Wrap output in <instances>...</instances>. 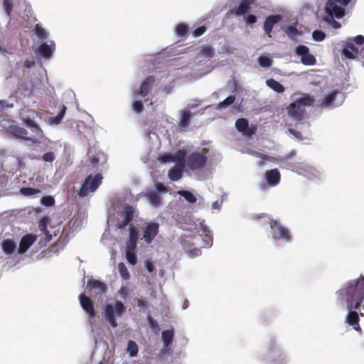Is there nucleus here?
I'll return each mask as SVG.
<instances>
[{
	"label": "nucleus",
	"instance_id": "59",
	"mask_svg": "<svg viewBox=\"0 0 364 364\" xmlns=\"http://www.w3.org/2000/svg\"><path fill=\"white\" fill-rule=\"evenodd\" d=\"M159 160L164 163L173 161L172 154H165L159 157Z\"/></svg>",
	"mask_w": 364,
	"mask_h": 364
},
{
	"label": "nucleus",
	"instance_id": "8",
	"mask_svg": "<svg viewBox=\"0 0 364 364\" xmlns=\"http://www.w3.org/2000/svg\"><path fill=\"white\" fill-rule=\"evenodd\" d=\"M268 358L274 364H281L285 360V355L277 346L274 341L267 343Z\"/></svg>",
	"mask_w": 364,
	"mask_h": 364
},
{
	"label": "nucleus",
	"instance_id": "63",
	"mask_svg": "<svg viewBox=\"0 0 364 364\" xmlns=\"http://www.w3.org/2000/svg\"><path fill=\"white\" fill-rule=\"evenodd\" d=\"M34 64H35V62L33 60L27 59L23 62V66L26 68H30L33 67L34 65Z\"/></svg>",
	"mask_w": 364,
	"mask_h": 364
},
{
	"label": "nucleus",
	"instance_id": "55",
	"mask_svg": "<svg viewBox=\"0 0 364 364\" xmlns=\"http://www.w3.org/2000/svg\"><path fill=\"white\" fill-rule=\"evenodd\" d=\"M41 205H54L55 200L53 196H43L41 198Z\"/></svg>",
	"mask_w": 364,
	"mask_h": 364
},
{
	"label": "nucleus",
	"instance_id": "5",
	"mask_svg": "<svg viewBox=\"0 0 364 364\" xmlns=\"http://www.w3.org/2000/svg\"><path fill=\"white\" fill-rule=\"evenodd\" d=\"M126 311V306L120 301H117L114 304H107L104 308V316L108 323L113 327L117 326V318H120Z\"/></svg>",
	"mask_w": 364,
	"mask_h": 364
},
{
	"label": "nucleus",
	"instance_id": "51",
	"mask_svg": "<svg viewBox=\"0 0 364 364\" xmlns=\"http://www.w3.org/2000/svg\"><path fill=\"white\" fill-rule=\"evenodd\" d=\"M258 63L259 65L262 68H268L272 65V60L266 56H260L258 58Z\"/></svg>",
	"mask_w": 364,
	"mask_h": 364
},
{
	"label": "nucleus",
	"instance_id": "42",
	"mask_svg": "<svg viewBox=\"0 0 364 364\" xmlns=\"http://www.w3.org/2000/svg\"><path fill=\"white\" fill-rule=\"evenodd\" d=\"M309 53V48L304 45H299L295 48V54L300 56L301 58H303V56H305Z\"/></svg>",
	"mask_w": 364,
	"mask_h": 364
},
{
	"label": "nucleus",
	"instance_id": "40",
	"mask_svg": "<svg viewBox=\"0 0 364 364\" xmlns=\"http://www.w3.org/2000/svg\"><path fill=\"white\" fill-rule=\"evenodd\" d=\"M301 63L304 65H314L316 63V58L309 53L303 58H301Z\"/></svg>",
	"mask_w": 364,
	"mask_h": 364
},
{
	"label": "nucleus",
	"instance_id": "39",
	"mask_svg": "<svg viewBox=\"0 0 364 364\" xmlns=\"http://www.w3.org/2000/svg\"><path fill=\"white\" fill-rule=\"evenodd\" d=\"M118 270L120 276L124 280H128L130 278V274L126 265L123 262H119L118 264Z\"/></svg>",
	"mask_w": 364,
	"mask_h": 364
},
{
	"label": "nucleus",
	"instance_id": "47",
	"mask_svg": "<svg viewBox=\"0 0 364 364\" xmlns=\"http://www.w3.org/2000/svg\"><path fill=\"white\" fill-rule=\"evenodd\" d=\"M200 54L208 58H211L214 55V50L211 46H206L201 49Z\"/></svg>",
	"mask_w": 364,
	"mask_h": 364
},
{
	"label": "nucleus",
	"instance_id": "31",
	"mask_svg": "<svg viewBox=\"0 0 364 364\" xmlns=\"http://www.w3.org/2000/svg\"><path fill=\"white\" fill-rule=\"evenodd\" d=\"M267 85L273 90L282 93L284 91V87L275 80L270 78L266 80Z\"/></svg>",
	"mask_w": 364,
	"mask_h": 364
},
{
	"label": "nucleus",
	"instance_id": "21",
	"mask_svg": "<svg viewBox=\"0 0 364 364\" xmlns=\"http://www.w3.org/2000/svg\"><path fill=\"white\" fill-rule=\"evenodd\" d=\"M138 240V231L133 226L131 225L129 228V239L127 244L126 249H129L131 250H136Z\"/></svg>",
	"mask_w": 364,
	"mask_h": 364
},
{
	"label": "nucleus",
	"instance_id": "27",
	"mask_svg": "<svg viewBox=\"0 0 364 364\" xmlns=\"http://www.w3.org/2000/svg\"><path fill=\"white\" fill-rule=\"evenodd\" d=\"M1 247L6 255H11L16 250V245L14 240L6 239L2 241Z\"/></svg>",
	"mask_w": 364,
	"mask_h": 364
},
{
	"label": "nucleus",
	"instance_id": "2",
	"mask_svg": "<svg viewBox=\"0 0 364 364\" xmlns=\"http://www.w3.org/2000/svg\"><path fill=\"white\" fill-rule=\"evenodd\" d=\"M20 117L23 124L33 133L35 139H31L32 141L37 142L43 138V132L36 122L38 117L41 118L39 112L30 109H23L20 112Z\"/></svg>",
	"mask_w": 364,
	"mask_h": 364
},
{
	"label": "nucleus",
	"instance_id": "57",
	"mask_svg": "<svg viewBox=\"0 0 364 364\" xmlns=\"http://www.w3.org/2000/svg\"><path fill=\"white\" fill-rule=\"evenodd\" d=\"M149 325L153 330L158 331L159 329V324L156 320H154L150 314L147 316Z\"/></svg>",
	"mask_w": 364,
	"mask_h": 364
},
{
	"label": "nucleus",
	"instance_id": "30",
	"mask_svg": "<svg viewBox=\"0 0 364 364\" xmlns=\"http://www.w3.org/2000/svg\"><path fill=\"white\" fill-rule=\"evenodd\" d=\"M162 340L165 347H168L172 343L174 337V332L173 330H165L162 331Z\"/></svg>",
	"mask_w": 364,
	"mask_h": 364
},
{
	"label": "nucleus",
	"instance_id": "45",
	"mask_svg": "<svg viewBox=\"0 0 364 364\" xmlns=\"http://www.w3.org/2000/svg\"><path fill=\"white\" fill-rule=\"evenodd\" d=\"M49 222V219L48 217H43L39 223H38V228L41 231H42L45 235L48 233V230L47 229L48 223Z\"/></svg>",
	"mask_w": 364,
	"mask_h": 364
},
{
	"label": "nucleus",
	"instance_id": "29",
	"mask_svg": "<svg viewBox=\"0 0 364 364\" xmlns=\"http://www.w3.org/2000/svg\"><path fill=\"white\" fill-rule=\"evenodd\" d=\"M20 193L27 197H39L41 194V191L38 188H33L30 187L21 188Z\"/></svg>",
	"mask_w": 364,
	"mask_h": 364
},
{
	"label": "nucleus",
	"instance_id": "12",
	"mask_svg": "<svg viewBox=\"0 0 364 364\" xmlns=\"http://www.w3.org/2000/svg\"><path fill=\"white\" fill-rule=\"evenodd\" d=\"M79 300L82 309L89 315L90 318H94L96 315V312L91 299L84 294H81L79 296Z\"/></svg>",
	"mask_w": 364,
	"mask_h": 364
},
{
	"label": "nucleus",
	"instance_id": "56",
	"mask_svg": "<svg viewBox=\"0 0 364 364\" xmlns=\"http://www.w3.org/2000/svg\"><path fill=\"white\" fill-rule=\"evenodd\" d=\"M206 27L205 26H201L195 29L193 32V37H199L202 36L206 31Z\"/></svg>",
	"mask_w": 364,
	"mask_h": 364
},
{
	"label": "nucleus",
	"instance_id": "10",
	"mask_svg": "<svg viewBox=\"0 0 364 364\" xmlns=\"http://www.w3.org/2000/svg\"><path fill=\"white\" fill-rule=\"evenodd\" d=\"M159 232V224L155 222L149 223L142 229L143 238L146 244H151Z\"/></svg>",
	"mask_w": 364,
	"mask_h": 364
},
{
	"label": "nucleus",
	"instance_id": "11",
	"mask_svg": "<svg viewBox=\"0 0 364 364\" xmlns=\"http://www.w3.org/2000/svg\"><path fill=\"white\" fill-rule=\"evenodd\" d=\"M155 82V77L149 75L141 82L139 90L134 92V95H140L146 97L151 91L153 85Z\"/></svg>",
	"mask_w": 364,
	"mask_h": 364
},
{
	"label": "nucleus",
	"instance_id": "25",
	"mask_svg": "<svg viewBox=\"0 0 364 364\" xmlns=\"http://www.w3.org/2000/svg\"><path fill=\"white\" fill-rule=\"evenodd\" d=\"M186 166L176 165L168 171V178L172 181H178L183 176V171Z\"/></svg>",
	"mask_w": 364,
	"mask_h": 364
},
{
	"label": "nucleus",
	"instance_id": "22",
	"mask_svg": "<svg viewBox=\"0 0 364 364\" xmlns=\"http://www.w3.org/2000/svg\"><path fill=\"white\" fill-rule=\"evenodd\" d=\"M55 49V43L53 41L50 42V45H48L46 43H42L38 50V53L40 55L50 58L53 55V51Z\"/></svg>",
	"mask_w": 364,
	"mask_h": 364
},
{
	"label": "nucleus",
	"instance_id": "18",
	"mask_svg": "<svg viewBox=\"0 0 364 364\" xmlns=\"http://www.w3.org/2000/svg\"><path fill=\"white\" fill-rule=\"evenodd\" d=\"M89 161L90 164L95 167L100 164V161L105 159V154L103 152L97 151L95 148L90 147L87 152Z\"/></svg>",
	"mask_w": 364,
	"mask_h": 364
},
{
	"label": "nucleus",
	"instance_id": "24",
	"mask_svg": "<svg viewBox=\"0 0 364 364\" xmlns=\"http://www.w3.org/2000/svg\"><path fill=\"white\" fill-rule=\"evenodd\" d=\"M186 238H187V237L181 238V243L183 244V250L187 253H188V255L191 257H197V256L200 255L201 254V250L198 247H193L192 246L193 244H191V243L186 244Z\"/></svg>",
	"mask_w": 364,
	"mask_h": 364
},
{
	"label": "nucleus",
	"instance_id": "53",
	"mask_svg": "<svg viewBox=\"0 0 364 364\" xmlns=\"http://www.w3.org/2000/svg\"><path fill=\"white\" fill-rule=\"evenodd\" d=\"M326 35L324 32L321 30H315L312 33V38L316 41H322L324 40Z\"/></svg>",
	"mask_w": 364,
	"mask_h": 364
},
{
	"label": "nucleus",
	"instance_id": "17",
	"mask_svg": "<svg viewBox=\"0 0 364 364\" xmlns=\"http://www.w3.org/2000/svg\"><path fill=\"white\" fill-rule=\"evenodd\" d=\"M342 54L347 58H356L359 54V48L353 43L347 42L342 50Z\"/></svg>",
	"mask_w": 364,
	"mask_h": 364
},
{
	"label": "nucleus",
	"instance_id": "64",
	"mask_svg": "<svg viewBox=\"0 0 364 364\" xmlns=\"http://www.w3.org/2000/svg\"><path fill=\"white\" fill-rule=\"evenodd\" d=\"M136 304L140 308H144L147 306V303L146 301L141 299H136Z\"/></svg>",
	"mask_w": 364,
	"mask_h": 364
},
{
	"label": "nucleus",
	"instance_id": "46",
	"mask_svg": "<svg viewBox=\"0 0 364 364\" xmlns=\"http://www.w3.org/2000/svg\"><path fill=\"white\" fill-rule=\"evenodd\" d=\"M66 109L67 108L64 105H63L61 106V109H60L59 113L57 114V116L54 117L52 119V122L53 124H58L61 122V121L65 115Z\"/></svg>",
	"mask_w": 364,
	"mask_h": 364
},
{
	"label": "nucleus",
	"instance_id": "38",
	"mask_svg": "<svg viewBox=\"0 0 364 364\" xmlns=\"http://www.w3.org/2000/svg\"><path fill=\"white\" fill-rule=\"evenodd\" d=\"M34 33L38 36V38L44 40L48 37V34L44 28L39 23H37L34 28Z\"/></svg>",
	"mask_w": 364,
	"mask_h": 364
},
{
	"label": "nucleus",
	"instance_id": "62",
	"mask_svg": "<svg viewBox=\"0 0 364 364\" xmlns=\"http://www.w3.org/2000/svg\"><path fill=\"white\" fill-rule=\"evenodd\" d=\"M145 267L149 272H153L155 269L154 264L151 261L147 260L145 262Z\"/></svg>",
	"mask_w": 364,
	"mask_h": 364
},
{
	"label": "nucleus",
	"instance_id": "35",
	"mask_svg": "<svg viewBox=\"0 0 364 364\" xmlns=\"http://www.w3.org/2000/svg\"><path fill=\"white\" fill-rule=\"evenodd\" d=\"M145 196L152 205H159L160 203V196L154 191H148Z\"/></svg>",
	"mask_w": 364,
	"mask_h": 364
},
{
	"label": "nucleus",
	"instance_id": "34",
	"mask_svg": "<svg viewBox=\"0 0 364 364\" xmlns=\"http://www.w3.org/2000/svg\"><path fill=\"white\" fill-rule=\"evenodd\" d=\"M338 94L337 91H333L331 93L325 96L321 102V106L329 107L331 106L336 100V97Z\"/></svg>",
	"mask_w": 364,
	"mask_h": 364
},
{
	"label": "nucleus",
	"instance_id": "28",
	"mask_svg": "<svg viewBox=\"0 0 364 364\" xmlns=\"http://www.w3.org/2000/svg\"><path fill=\"white\" fill-rule=\"evenodd\" d=\"M12 131H13L14 134L18 138H21V139H23L26 140H31V139H35L33 136V134H32V136L31 137L27 136L28 132L23 127L14 126L12 127Z\"/></svg>",
	"mask_w": 364,
	"mask_h": 364
},
{
	"label": "nucleus",
	"instance_id": "48",
	"mask_svg": "<svg viewBox=\"0 0 364 364\" xmlns=\"http://www.w3.org/2000/svg\"><path fill=\"white\" fill-rule=\"evenodd\" d=\"M235 100V96L230 95L226 99H225L223 101L220 102L218 104V108H220V109L225 108L228 106L233 104Z\"/></svg>",
	"mask_w": 364,
	"mask_h": 364
},
{
	"label": "nucleus",
	"instance_id": "20",
	"mask_svg": "<svg viewBox=\"0 0 364 364\" xmlns=\"http://www.w3.org/2000/svg\"><path fill=\"white\" fill-rule=\"evenodd\" d=\"M348 313L346 317V322L352 326L355 331H360L359 325V316L354 309H348Z\"/></svg>",
	"mask_w": 364,
	"mask_h": 364
},
{
	"label": "nucleus",
	"instance_id": "14",
	"mask_svg": "<svg viewBox=\"0 0 364 364\" xmlns=\"http://www.w3.org/2000/svg\"><path fill=\"white\" fill-rule=\"evenodd\" d=\"M264 178L267 184L270 187L278 185L281 181V174L277 168L266 171Z\"/></svg>",
	"mask_w": 364,
	"mask_h": 364
},
{
	"label": "nucleus",
	"instance_id": "3",
	"mask_svg": "<svg viewBox=\"0 0 364 364\" xmlns=\"http://www.w3.org/2000/svg\"><path fill=\"white\" fill-rule=\"evenodd\" d=\"M314 100L309 96L300 97L287 107L288 114L294 121H301L305 112L304 107L312 105Z\"/></svg>",
	"mask_w": 364,
	"mask_h": 364
},
{
	"label": "nucleus",
	"instance_id": "15",
	"mask_svg": "<svg viewBox=\"0 0 364 364\" xmlns=\"http://www.w3.org/2000/svg\"><path fill=\"white\" fill-rule=\"evenodd\" d=\"M282 16L279 14L270 15L267 16L264 22L263 28L265 34L269 37H272V31L275 24L279 23L282 20Z\"/></svg>",
	"mask_w": 364,
	"mask_h": 364
},
{
	"label": "nucleus",
	"instance_id": "60",
	"mask_svg": "<svg viewBox=\"0 0 364 364\" xmlns=\"http://www.w3.org/2000/svg\"><path fill=\"white\" fill-rule=\"evenodd\" d=\"M245 21H246L247 24L252 25L257 22V18L256 16H255L253 14H250L246 17Z\"/></svg>",
	"mask_w": 364,
	"mask_h": 364
},
{
	"label": "nucleus",
	"instance_id": "44",
	"mask_svg": "<svg viewBox=\"0 0 364 364\" xmlns=\"http://www.w3.org/2000/svg\"><path fill=\"white\" fill-rule=\"evenodd\" d=\"M127 352L130 356L134 357L138 353V346L136 343L133 341H129L127 345Z\"/></svg>",
	"mask_w": 364,
	"mask_h": 364
},
{
	"label": "nucleus",
	"instance_id": "16",
	"mask_svg": "<svg viewBox=\"0 0 364 364\" xmlns=\"http://www.w3.org/2000/svg\"><path fill=\"white\" fill-rule=\"evenodd\" d=\"M235 127L238 132L244 133L247 136H252L255 133V129L249 128V123L247 119L240 118L235 122Z\"/></svg>",
	"mask_w": 364,
	"mask_h": 364
},
{
	"label": "nucleus",
	"instance_id": "61",
	"mask_svg": "<svg viewBox=\"0 0 364 364\" xmlns=\"http://www.w3.org/2000/svg\"><path fill=\"white\" fill-rule=\"evenodd\" d=\"M289 132L298 139L301 140L303 139V135L300 132H298L294 129H289Z\"/></svg>",
	"mask_w": 364,
	"mask_h": 364
},
{
	"label": "nucleus",
	"instance_id": "9",
	"mask_svg": "<svg viewBox=\"0 0 364 364\" xmlns=\"http://www.w3.org/2000/svg\"><path fill=\"white\" fill-rule=\"evenodd\" d=\"M325 11L331 18L335 17L338 19L345 14L344 9L336 0H327Z\"/></svg>",
	"mask_w": 364,
	"mask_h": 364
},
{
	"label": "nucleus",
	"instance_id": "58",
	"mask_svg": "<svg viewBox=\"0 0 364 364\" xmlns=\"http://www.w3.org/2000/svg\"><path fill=\"white\" fill-rule=\"evenodd\" d=\"M349 43H353V44L356 43L358 45L357 47H358L359 46L364 44V37L363 36L358 35L353 39H350Z\"/></svg>",
	"mask_w": 364,
	"mask_h": 364
},
{
	"label": "nucleus",
	"instance_id": "33",
	"mask_svg": "<svg viewBox=\"0 0 364 364\" xmlns=\"http://www.w3.org/2000/svg\"><path fill=\"white\" fill-rule=\"evenodd\" d=\"M193 114L189 111L183 110L181 112V117L178 122V126L181 127H187L189 123Z\"/></svg>",
	"mask_w": 364,
	"mask_h": 364
},
{
	"label": "nucleus",
	"instance_id": "1",
	"mask_svg": "<svg viewBox=\"0 0 364 364\" xmlns=\"http://www.w3.org/2000/svg\"><path fill=\"white\" fill-rule=\"evenodd\" d=\"M337 293L345 294L348 309L357 310L364 300V282L358 278L355 280H350L346 284L345 289L338 290Z\"/></svg>",
	"mask_w": 364,
	"mask_h": 364
},
{
	"label": "nucleus",
	"instance_id": "32",
	"mask_svg": "<svg viewBox=\"0 0 364 364\" xmlns=\"http://www.w3.org/2000/svg\"><path fill=\"white\" fill-rule=\"evenodd\" d=\"M286 34L291 40H295L298 36H300L301 33L297 29L296 23L289 26L284 30Z\"/></svg>",
	"mask_w": 364,
	"mask_h": 364
},
{
	"label": "nucleus",
	"instance_id": "43",
	"mask_svg": "<svg viewBox=\"0 0 364 364\" xmlns=\"http://www.w3.org/2000/svg\"><path fill=\"white\" fill-rule=\"evenodd\" d=\"M179 194L183 196L188 203H194L196 201V196L190 191H181Z\"/></svg>",
	"mask_w": 364,
	"mask_h": 364
},
{
	"label": "nucleus",
	"instance_id": "4",
	"mask_svg": "<svg viewBox=\"0 0 364 364\" xmlns=\"http://www.w3.org/2000/svg\"><path fill=\"white\" fill-rule=\"evenodd\" d=\"M208 148H203L201 151H193L189 154L186 161V167L191 171H198L203 168L207 164Z\"/></svg>",
	"mask_w": 364,
	"mask_h": 364
},
{
	"label": "nucleus",
	"instance_id": "19",
	"mask_svg": "<svg viewBox=\"0 0 364 364\" xmlns=\"http://www.w3.org/2000/svg\"><path fill=\"white\" fill-rule=\"evenodd\" d=\"M134 206H124V210L122 213L124 219L119 224V228H125L134 218Z\"/></svg>",
	"mask_w": 364,
	"mask_h": 364
},
{
	"label": "nucleus",
	"instance_id": "49",
	"mask_svg": "<svg viewBox=\"0 0 364 364\" xmlns=\"http://www.w3.org/2000/svg\"><path fill=\"white\" fill-rule=\"evenodd\" d=\"M132 109L137 113L141 114L144 111V105L141 101L134 100L132 102Z\"/></svg>",
	"mask_w": 364,
	"mask_h": 364
},
{
	"label": "nucleus",
	"instance_id": "23",
	"mask_svg": "<svg viewBox=\"0 0 364 364\" xmlns=\"http://www.w3.org/2000/svg\"><path fill=\"white\" fill-rule=\"evenodd\" d=\"M88 286L90 290H95L96 294H103L107 289L106 284L98 280H90Z\"/></svg>",
	"mask_w": 364,
	"mask_h": 364
},
{
	"label": "nucleus",
	"instance_id": "54",
	"mask_svg": "<svg viewBox=\"0 0 364 364\" xmlns=\"http://www.w3.org/2000/svg\"><path fill=\"white\" fill-rule=\"evenodd\" d=\"M55 159V156L53 152L49 151L44 154L42 156V159L46 162H53Z\"/></svg>",
	"mask_w": 364,
	"mask_h": 364
},
{
	"label": "nucleus",
	"instance_id": "52",
	"mask_svg": "<svg viewBox=\"0 0 364 364\" xmlns=\"http://www.w3.org/2000/svg\"><path fill=\"white\" fill-rule=\"evenodd\" d=\"M9 178L6 175H1L0 176V195L2 194L1 196H5V193H2L3 191H5L6 186L8 183Z\"/></svg>",
	"mask_w": 364,
	"mask_h": 364
},
{
	"label": "nucleus",
	"instance_id": "50",
	"mask_svg": "<svg viewBox=\"0 0 364 364\" xmlns=\"http://www.w3.org/2000/svg\"><path fill=\"white\" fill-rule=\"evenodd\" d=\"M3 6H4L5 12L6 13L7 16L9 17H10L11 15V11H12L13 7H14L12 0H4Z\"/></svg>",
	"mask_w": 364,
	"mask_h": 364
},
{
	"label": "nucleus",
	"instance_id": "13",
	"mask_svg": "<svg viewBox=\"0 0 364 364\" xmlns=\"http://www.w3.org/2000/svg\"><path fill=\"white\" fill-rule=\"evenodd\" d=\"M37 237L33 234H27L21 239L18 253L22 255L25 253L29 247L36 241Z\"/></svg>",
	"mask_w": 364,
	"mask_h": 364
},
{
	"label": "nucleus",
	"instance_id": "36",
	"mask_svg": "<svg viewBox=\"0 0 364 364\" xmlns=\"http://www.w3.org/2000/svg\"><path fill=\"white\" fill-rule=\"evenodd\" d=\"M188 26L184 23H178L175 28V33L178 37H185L188 35Z\"/></svg>",
	"mask_w": 364,
	"mask_h": 364
},
{
	"label": "nucleus",
	"instance_id": "6",
	"mask_svg": "<svg viewBox=\"0 0 364 364\" xmlns=\"http://www.w3.org/2000/svg\"><path fill=\"white\" fill-rule=\"evenodd\" d=\"M102 176L97 173L95 176L90 174L86 177L79 191V195L82 197L87 196L90 193L94 192L102 183Z\"/></svg>",
	"mask_w": 364,
	"mask_h": 364
},
{
	"label": "nucleus",
	"instance_id": "37",
	"mask_svg": "<svg viewBox=\"0 0 364 364\" xmlns=\"http://www.w3.org/2000/svg\"><path fill=\"white\" fill-rule=\"evenodd\" d=\"M250 9V5L240 1L239 6L235 9L233 12L235 16H240L247 13Z\"/></svg>",
	"mask_w": 364,
	"mask_h": 364
},
{
	"label": "nucleus",
	"instance_id": "41",
	"mask_svg": "<svg viewBox=\"0 0 364 364\" xmlns=\"http://www.w3.org/2000/svg\"><path fill=\"white\" fill-rule=\"evenodd\" d=\"M126 258L128 262L132 265H135L137 262V257L135 250L126 249Z\"/></svg>",
	"mask_w": 364,
	"mask_h": 364
},
{
	"label": "nucleus",
	"instance_id": "7",
	"mask_svg": "<svg viewBox=\"0 0 364 364\" xmlns=\"http://www.w3.org/2000/svg\"><path fill=\"white\" fill-rule=\"evenodd\" d=\"M269 226L272 230L273 239L276 240H282L285 242H290L291 240V235L289 230L282 225L278 221L271 220Z\"/></svg>",
	"mask_w": 364,
	"mask_h": 364
},
{
	"label": "nucleus",
	"instance_id": "26",
	"mask_svg": "<svg viewBox=\"0 0 364 364\" xmlns=\"http://www.w3.org/2000/svg\"><path fill=\"white\" fill-rule=\"evenodd\" d=\"M173 162L176 163V165L186 166V151L184 149L178 150L173 154H172Z\"/></svg>",
	"mask_w": 364,
	"mask_h": 364
}]
</instances>
